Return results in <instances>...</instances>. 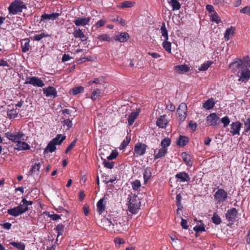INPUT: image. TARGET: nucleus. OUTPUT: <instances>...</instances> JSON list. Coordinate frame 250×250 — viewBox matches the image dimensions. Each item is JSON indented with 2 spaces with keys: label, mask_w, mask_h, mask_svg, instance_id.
<instances>
[{
  "label": "nucleus",
  "mask_w": 250,
  "mask_h": 250,
  "mask_svg": "<svg viewBox=\"0 0 250 250\" xmlns=\"http://www.w3.org/2000/svg\"><path fill=\"white\" fill-rule=\"evenodd\" d=\"M229 67L231 71L239 77V82L246 83L250 78V60L249 57L243 60L236 58Z\"/></svg>",
  "instance_id": "1"
},
{
  "label": "nucleus",
  "mask_w": 250,
  "mask_h": 250,
  "mask_svg": "<svg viewBox=\"0 0 250 250\" xmlns=\"http://www.w3.org/2000/svg\"><path fill=\"white\" fill-rule=\"evenodd\" d=\"M26 8V6L21 0H15L8 7V11L10 15H16L21 13L23 9Z\"/></svg>",
  "instance_id": "2"
},
{
  "label": "nucleus",
  "mask_w": 250,
  "mask_h": 250,
  "mask_svg": "<svg viewBox=\"0 0 250 250\" xmlns=\"http://www.w3.org/2000/svg\"><path fill=\"white\" fill-rule=\"evenodd\" d=\"M128 211L133 213H137L140 208L141 201L140 199L136 196L130 197L127 204Z\"/></svg>",
  "instance_id": "3"
},
{
  "label": "nucleus",
  "mask_w": 250,
  "mask_h": 250,
  "mask_svg": "<svg viewBox=\"0 0 250 250\" xmlns=\"http://www.w3.org/2000/svg\"><path fill=\"white\" fill-rule=\"evenodd\" d=\"M5 136L9 140L18 143L20 141H25V135L22 132H7L5 133Z\"/></svg>",
  "instance_id": "4"
},
{
  "label": "nucleus",
  "mask_w": 250,
  "mask_h": 250,
  "mask_svg": "<svg viewBox=\"0 0 250 250\" xmlns=\"http://www.w3.org/2000/svg\"><path fill=\"white\" fill-rule=\"evenodd\" d=\"M105 222L111 226L112 228L117 231L121 230L123 227V220L118 217L105 219Z\"/></svg>",
  "instance_id": "5"
},
{
  "label": "nucleus",
  "mask_w": 250,
  "mask_h": 250,
  "mask_svg": "<svg viewBox=\"0 0 250 250\" xmlns=\"http://www.w3.org/2000/svg\"><path fill=\"white\" fill-rule=\"evenodd\" d=\"M147 146L142 143H137L134 146V156L138 157L139 156L143 155L146 151Z\"/></svg>",
  "instance_id": "6"
},
{
  "label": "nucleus",
  "mask_w": 250,
  "mask_h": 250,
  "mask_svg": "<svg viewBox=\"0 0 250 250\" xmlns=\"http://www.w3.org/2000/svg\"><path fill=\"white\" fill-rule=\"evenodd\" d=\"M24 83L31 84L34 86L39 87H42L45 85L43 82L40 78L35 76L27 77Z\"/></svg>",
  "instance_id": "7"
},
{
  "label": "nucleus",
  "mask_w": 250,
  "mask_h": 250,
  "mask_svg": "<svg viewBox=\"0 0 250 250\" xmlns=\"http://www.w3.org/2000/svg\"><path fill=\"white\" fill-rule=\"evenodd\" d=\"M187 111L188 108L186 104L184 103H181L177 110V114L181 121H183L185 120L187 116Z\"/></svg>",
  "instance_id": "8"
},
{
  "label": "nucleus",
  "mask_w": 250,
  "mask_h": 250,
  "mask_svg": "<svg viewBox=\"0 0 250 250\" xmlns=\"http://www.w3.org/2000/svg\"><path fill=\"white\" fill-rule=\"evenodd\" d=\"M214 196L215 200L220 203L225 201L228 197V194L223 189H219L215 193Z\"/></svg>",
  "instance_id": "9"
},
{
  "label": "nucleus",
  "mask_w": 250,
  "mask_h": 250,
  "mask_svg": "<svg viewBox=\"0 0 250 250\" xmlns=\"http://www.w3.org/2000/svg\"><path fill=\"white\" fill-rule=\"evenodd\" d=\"M219 117L215 113L209 114L207 117V123L208 125L216 126L219 124Z\"/></svg>",
  "instance_id": "10"
},
{
  "label": "nucleus",
  "mask_w": 250,
  "mask_h": 250,
  "mask_svg": "<svg viewBox=\"0 0 250 250\" xmlns=\"http://www.w3.org/2000/svg\"><path fill=\"white\" fill-rule=\"evenodd\" d=\"M238 211L235 208H231L228 210L225 214L226 219L229 222H233L235 220Z\"/></svg>",
  "instance_id": "11"
},
{
  "label": "nucleus",
  "mask_w": 250,
  "mask_h": 250,
  "mask_svg": "<svg viewBox=\"0 0 250 250\" xmlns=\"http://www.w3.org/2000/svg\"><path fill=\"white\" fill-rule=\"evenodd\" d=\"M43 93L47 97L55 98L57 96V91L55 88L50 86L43 88Z\"/></svg>",
  "instance_id": "12"
},
{
  "label": "nucleus",
  "mask_w": 250,
  "mask_h": 250,
  "mask_svg": "<svg viewBox=\"0 0 250 250\" xmlns=\"http://www.w3.org/2000/svg\"><path fill=\"white\" fill-rule=\"evenodd\" d=\"M73 36L76 38H80L82 42H85L87 40V38L85 36L84 33L81 29L74 27Z\"/></svg>",
  "instance_id": "13"
},
{
  "label": "nucleus",
  "mask_w": 250,
  "mask_h": 250,
  "mask_svg": "<svg viewBox=\"0 0 250 250\" xmlns=\"http://www.w3.org/2000/svg\"><path fill=\"white\" fill-rule=\"evenodd\" d=\"M175 178L178 180H179L180 182H188L190 180L189 175L186 172L178 173L176 174Z\"/></svg>",
  "instance_id": "14"
},
{
  "label": "nucleus",
  "mask_w": 250,
  "mask_h": 250,
  "mask_svg": "<svg viewBox=\"0 0 250 250\" xmlns=\"http://www.w3.org/2000/svg\"><path fill=\"white\" fill-rule=\"evenodd\" d=\"M241 127V124L239 122L232 123L231 124L230 132L233 135H239V131Z\"/></svg>",
  "instance_id": "15"
},
{
  "label": "nucleus",
  "mask_w": 250,
  "mask_h": 250,
  "mask_svg": "<svg viewBox=\"0 0 250 250\" xmlns=\"http://www.w3.org/2000/svg\"><path fill=\"white\" fill-rule=\"evenodd\" d=\"M14 148L18 150H29L30 148V146L24 141H20L16 144Z\"/></svg>",
  "instance_id": "16"
},
{
  "label": "nucleus",
  "mask_w": 250,
  "mask_h": 250,
  "mask_svg": "<svg viewBox=\"0 0 250 250\" xmlns=\"http://www.w3.org/2000/svg\"><path fill=\"white\" fill-rule=\"evenodd\" d=\"M61 14L59 13H53L50 14H43L41 16V20H48L51 21H54L58 19L59 17Z\"/></svg>",
  "instance_id": "17"
},
{
  "label": "nucleus",
  "mask_w": 250,
  "mask_h": 250,
  "mask_svg": "<svg viewBox=\"0 0 250 250\" xmlns=\"http://www.w3.org/2000/svg\"><path fill=\"white\" fill-rule=\"evenodd\" d=\"M90 20V18H78L74 21L76 26H85L87 24Z\"/></svg>",
  "instance_id": "18"
},
{
  "label": "nucleus",
  "mask_w": 250,
  "mask_h": 250,
  "mask_svg": "<svg viewBox=\"0 0 250 250\" xmlns=\"http://www.w3.org/2000/svg\"><path fill=\"white\" fill-rule=\"evenodd\" d=\"M168 123V121L166 119V116L163 115L161 116L157 120L156 124L157 126H158L160 128H165L167 124Z\"/></svg>",
  "instance_id": "19"
},
{
  "label": "nucleus",
  "mask_w": 250,
  "mask_h": 250,
  "mask_svg": "<svg viewBox=\"0 0 250 250\" xmlns=\"http://www.w3.org/2000/svg\"><path fill=\"white\" fill-rule=\"evenodd\" d=\"M140 111V110L139 109H137L136 111L132 112L129 116L127 120L129 125H131L133 124L135 120L139 115Z\"/></svg>",
  "instance_id": "20"
},
{
  "label": "nucleus",
  "mask_w": 250,
  "mask_h": 250,
  "mask_svg": "<svg viewBox=\"0 0 250 250\" xmlns=\"http://www.w3.org/2000/svg\"><path fill=\"white\" fill-rule=\"evenodd\" d=\"M129 38V34L126 32H123L115 37V40L121 42L126 41Z\"/></svg>",
  "instance_id": "21"
},
{
  "label": "nucleus",
  "mask_w": 250,
  "mask_h": 250,
  "mask_svg": "<svg viewBox=\"0 0 250 250\" xmlns=\"http://www.w3.org/2000/svg\"><path fill=\"white\" fill-rule=\"evenodd\" d=\"M105 198H101L97 204V211L100 214H102L105 210V203H104Z\"/></svg>",
  "instance_id": "22"
},
{
  "label": "nucleus",
  "mask_w": 250,
  "mask_h": 250,
  "mask_svg": "<svg viewBox=\"0 0 250 250\" xmlns=\"http://www.w3.org/2000/svg\"><path fill=\"white\" fill-rule=\"evenodd\" d=\"M189 141L188 138L180 135L176 141V144L181 146H184L186 145Z\"/></svg>",
  "instance_id": "23"
},
{
  "label": "nucleus",
  "mask_w": 250,
  "mask_h": 250,
  "mask_svg": "<svg viewBox=\"0 0 250 250\" xmlns=\"http://www.w3.org/2000/svg\"><path fill=\"white\" fill-rule=\"evenodd\" d=\"M157 150H155L154 153V158L158 159L163 157L165 156V155L167 153V149L166 148H161L158 150V152H157Z\"/></svg>",
  "instance_id": "24"
},
{
  "label": "nucleus",
  "mask_w": 250,
  "mask_h": 250,
  "mask_svg": "<svg viewBox=\"0 0 250 250\" xmlns=\"http://www.w3.org/2000/svg\"><path fill=\"white\" fill-rule=\"evenodd\" d=\"M214 104L215 102L213 99L210 98L203 104V106L207 110H209L213 108Z\"/></svg>",
  "instance_id": "25"
},
{
  "label": "nucleus",
  "mask_w": 250,
  "mask_h": 250,
  "mask_svg": "<svg viewBox=\"0 0 250 250\" xmlns=\"http://www.w3.org/2000/svg\"><path fill=\"white\" fill-rule=\"evenodd\" d=\"M8 107L9 108H7V116L10 119L15 118L18 114V112L13 108H11L10 105H8Z\"/></svg>",
  "instance_id": "26"
},
{
  "label": "nucleus",
  "mask_w": 250,
  "mask_h": 250,
  "mask_svg": "<svg viewBox=\"0 0 250 250\" xmlns=\"http://www.w3.org/2000/svg\"><path fill=\"white\" fill-rule=\"evenodd\" d=\"M56 145L55 143L51 141L44 149V153H47L48 152L51 153L54 152L56 149Z\"/></svg>",
  "instance_id": "27"
},
{
  "label": "nucleus",
  "mask_w": 250,
  "mask_h": 250,
  "mask_svg": "<svg viewBox=\"0 0 250 250\" xmlns=\"http://www.w3.org/2000/svg\"><path fill=\"white\" fill-rule=\"evenodd\" d=\"M175 71L178 73L188 72L189 67L186 64L179 65L175 67Z\"/></svg>",
  "instance_id": "28"
},
{
  "label": "nucleus",
  "mask_w": 250,
  "mask_h": 250,
  "mask_svg": "<svg viewBox=\"0 0 250 250\" xmlns=\"http://www.w3.org/2000/svg\"><path fill=\"white\" fill-rule=\"evenodd\" d=\"M235 30V28L233 26H231L230 27L227 29L224 35V38L226 41H228L230 39V36L233 35Z\"/></svg>",
  "instance_id": "29"
},
{
  "label": "nucleus",
  "mask_w": 250,
  "mask_h": 250,
  "mask_svg": "<svg viewBox=\"0 0 250 250\" xmlns=\"http://www.w3.org/2000/svg\"><path fill=\"white\" fill-rule=\"evenodd\" d=\"M7 213L8 214L14 217H17L22 214L17 207L8 209L7 210Z\"/></svg>",
  "instance_id": "30"
},
{
  "label": "nucleus",
  "mask_w": 250,
  "mask_h": 250,
  "mask_svg": "<svg viewBox=\"0 0 250 250\" xmlns=\"http://www.w3.org/2000/svg\"><path fill=\"white\" fill-rule=\"evenodd\" d=\"M104 80L102 77H100L98 78H95L93 80L90 81L88 82L89 84H92L93 83H95L99 86H97V87L100 88L101 85H104Z\"/></svg>",
  "instance_id": "31"
},
{
  "label": "nucleus",
  "mask_w": 250,
  "mask_h": 250,
  "mask_svg": "<svg viewBox=\"0 0 250 250\" xmlns=\"http://www.w3.org/2000/svg\"><path fill=\"white\" fill-rule=\"evenodd\" d=\"M168 2L172 7L173 11L180 9L181 5L179 2V0H168Z\"/></svg>",
  "instance_id": "32"
},
{
  "label": "nucleus",
  "mask_w": 250,
  "mask_h": 250,
  "mask_svg": "<svg viewBox=\"0 0 250 250\" xmlns=\"http://www.w3.org/2000/svg\"><path fill=\"white\" fill-rule=\"evenodd\" d=\"M10 244L19 250H25V246L24 244L21 242H11Z\"/></svg>",
  "instance_id": "33"
},
{
  "label": "nucleus",
  "mask_w": 250,
  "mask_h": 250,
  "mask_svg": "<svg viewBox=\"0 0 250 250\" xmlns=\"http://www.w3.org/2000/svg\"><path fill=\"white\" fill-rule=\"evenodd\" d=\"M193 230L197 233L205 231L203 222L202 221H198L197 225L193 228Z\"/></svg>",
  "instance_id": "34"
},
{
  "label": "nucleus",
  "mask_w": 250,
  "mask_h": 250,
  "mask_svg": "<svg viewBox=\"0 0 250 250\" xmlns=\"http://www.w3.org/2000/svg\"><path fill=\"white\" fill-rule=\"evenodd\" d=\"M143 175L144 179V183L146 184L151 176V172L150 170V168L148 167H146L144 170Z\"/></svg>",
  "instance_id": "35"
},
{
  "label": "nucleus",
  "mask_w": 250,
  "mask_h": 250,
  "mask_svg": "<svg viewBox=\"0 0 250 250\" xmlns=\"http://www.w3.org/2000/svg\"><path fill=\"white\" fill-rule=\"evenodd\" d=\"M65 136H62L61 134H58L51 141L55 143L56 145H61L63 141L65 139Z\"/></svg>",
  "instance_id": "36"
},
{
  "label": "nucleus",
  "mask_w": 250,
  "mask_h": 250,
  "mask_svg": "<svg viewBox=\"0 0 250 250\" xmlns=\"http://www.w3.org/2000/svg\"><path fill=\"white\" fill-rule=\"evenodd\" d=\"M101 94V91L99 88L96 87L91 94V98L93 101L96 100Z\"/></svg>",
  "instance_id": "37"
},
{
  "label": "nucleus",
  "mask_w": 250,
  "mask_h": 250,
  "mask_svg": "<svg viewBox=\"0 0 250 250\" xmlns=\"http://www.w3.org/2000/svg\"><path fill=\"white\" fill-rule=\"evenodd\" d=\"M162 45L168 53H171V43L170 42L168 41V40L164 39Z\"/></svg>",
  "instance_id": "38"
},
{
  "label": "nucleus",
  "mask_w": 250,
  "mask_h": 250,
  "mask_svg": "<svg viewBox=\"0 0 250 250\" xmlns=\"http://www.w3.org/2000/svg\"><path fill=\"white\" fill-rule=\"evenodd\" d=\"M210 21L212 22H215L216 23L221 22V20L219 17L218 16L216 12H215L209 15Z\"/></svg>",
  "instance_id": "39"
},
{
  "label": "nucleus",
  "mask_w": 250,
  "mask_h": 250,
  "mask_svg": "<svg viewBox=\"0 0 250 250\" xmlns=\"http://www.w3.org/2000/svg\"><path fill=\"white\" fill-rule=\"evenodd\" d=\"M161 33L162 34V36L165 39L168 40V35L167 30L166 28L165 23L164 22L162 23V25L161 27Z\"/></svg>",
  "instance_id": "40"
},
{
  "label": "nucleus",
  "mask_w": 250,
  "mask_h": 250,
  "mask_svg": "<svg viewBox=\"0 0 250 250\" xmlns=\"http://www.w3.org/2000/svg\"><path fill=\"white\" fill-rule=\"evenodd\" d=\"M41 167L40 163H36L34 166H32L31 169L30 170L29 173L30 175H32L36 172H38Z\"/></svg>",
  "instance_id": "41"
},
{
  "label": "nucleus",
  "mask_w": 250,
  "mask_h": 250,
  "mask_svg": "<svg viewBox=\"0 0 250 250\" xmlns=\"http://www.w3.org/2000/svg\"><path fill=\"white\" fill-rule=\"evenodd\" d=\"M24 43H21L22 51L26 52L29 50L30 45L29 44V41L28 39H25Z\"/></svg>",
  "instance_id": "42"
},
{
  "label": "nucleus",
  "mask_w": 250,
  "mask_h": 250,
  "mask_svg": "<svg viewBox=\"0 0 250 250\" xmlns=\"http://www.w3.org/2000/svg\"><path fill=\"white\" fill-rule=\"evenodd\" d=\"M84 90V88L83 86H80L78 87H75L71 89H70V91L73 95H75L80 93L83 92Z\"/></svg>",
  "instance_id": "43"
},
{
  "label": "nucleus",
  "mask_w": 250,
  "mask_h": 250,
  "mask_svg": "<svg viewBox=\"0 0 250 250\" xmlns=\"http://www.w3.org/2000/svg\"><path fill=\"white\" fill-rule=\"evenodd\" d=\"M212 62L211 61H207L203 63L198 68L200 71H206L211 65Z\"/></svg>",
  "instance_id": "44"
},
{
  "label": "nucleus",
  "mask_w": 250,
  "mask_h": 250,
  "mask_svg": "<svg viewBox=\"0 0 250 250\" xmlns=\"http://www.w3.org/2000/svg\"><path fill=\"white\" fill-rule=\"evenodd\" d=\"M20 211L21 212V213L23 214L26 211L28 210V207H27V206L24 204V203H22L21 202L18 206H17Z\"/></svg>",
  "instance_id": "45"
},
{
  "label": "nucleus",
  "mask_w": 250,
  "mask_h": 250,
  "mask_svg": "<svg viewBox=\"0 0 250 250\" xmlns=\"http://www.w3.org/2000/svg\"><path fill=\"white\" fill-rule=\"evenodd\" d=\"M212 222L215 225L220 224L222 221L219 216L215 212L213 214V216L211 218Z\"/></svg>",
  "instance_id": "46"
},
{
  "label": "nucleus",
  "mask_w": 250,
  "mask_h": 250,
  "mask_svg": "<svg viewBox=\"0 0 250 250\" xmlns=\"http://www.w3.org/2000/svg\"><path fill=\"white\" fill-rule=\"evenodd\" d=\"M181 156L184 162L189 165L191 162L190 156L186 152H183L181 154Z\"/></svg>",
  "instance_id": "47"
},
{
  "label": "nucleus",
  "mask_w": 250,
  "mask_h": 250,
  "mask_svg": "<svg viewBox=\"0 0 250 250\" xmlns=\"http://www.w3.org/2000/svg\"><path fill=\"white\" fill-rule=\"evenodd\" d=\"M171 141L169 138L167 137L164 138L161 141V146L163 148H166L167 146H169L170 144Z\"/></svg>",
  "instance_id": "48"
},
{
  "label": "nucleus",
  "mask_w": 250,
  "mask_h": 250,
  "mask_svg": "<svg viewBox=\"0 0 250 250\" xmlns=\"http://www.w3.org/2000/svg\"><path fill=\"white\" fill-rule=\"evenodd\" d=\"M64 226L62 224H58L56 226L55 229L58 233V236L62 234L64 231Z\"/></svg>",
  "instance_id": "49"
},
{
  "label": "nucleus",
  "mask_w": 250,
  "mask_h": 250,
  "mask_svg": "<svg viewBox=\"0 0 250 250\" xmlns=\"http://www.w3.org/2000/svg\"><path fill=\"white\" fill-rule=\"evenodd\" d=\"M130 141V138L129 137H126L125 140H124L122 143H121L120 146H119V149L121 150L125 149L127 146L128 145Z\"/></svg>",
  "instance_id": "50"
},
{
  "label": "nucleus",
  "mask_w": 250,
  "mask_h": 250,
  "mask_svg": "<svg viewBox=\"0 0 250 250\" xmlns=\"http://www.w3.org/2000/svg\"><path fill=\"white\" fill-rule=\"evenodd\" d=\"M48 36V35L45 34L44 33H42L40 34L35 35L33 37L34 40L36 41H41L43 38Z\"/></svg>",
  "instance_id": "51"
},
{
  "label": "nucleus",
  "mask_w": 250,
  "mask_h": 250,
  "mask_svg": "<svg viewBox=\"0 0 250 250\" xmlns=\"http://www.w3.org/2000/svg\"><path fill=\"white\" fill-rule=\"evenodd\" d=\"M134 2L130 1H125L121 3V7L124 8H126V7H131L133 6Z\"/></svg>",
  "instance_id": "52"
},
{
  "label": "nucleus",
  "mask_w": 250,
  "mask_h": 250,
  "mask_svg": "<svg viewBox=\"0 0 250 250\" xmlns=\"http://www.w3.org/2000/svg\"><path fill=\"white\" fill-rule=\"evenodd\" d=\"M98 39L103 41H110V38L107 34L101 35L98 36Z\"/></svg>",
  "instance_id": "53"
},
{
  "label": "nucleus",
  "mask_w": 250,
  "mask_h": 250,
  "mask_svg": "<svg viewBox=\"0 0 250 250\" xmlns=\"http://www.w3.org/2000/svg\"><path fill=\"white\" fill-rule=\"evenodd\" d=\"M132 187L134 190H137L141 187V183L139 180H136L132 182Z\"/></svg>",
  "instance_id": "54"
},
{
  "label": "nucleus",
  "mask_w": 250,
  "mask_h": 250,
  "mask_svg": "<svg viewBox=\"0 0 250 250\" xmlns=\"http://www.w3.org/2000/svg\"><path fill=\"white\" fill-rule=\"evenodd\" d=\"M103 164L105 167H106L107 168L111 169L114 167V163L112 162H108V161H106L105 160H104L103 162Z\"/></svg>",
  "instance_id": "55"
},
{
  "label": "nucleus",
  "mask_w": 250,
  "mask_h": 250,
  "mask_svg": "<svg viewBox=\"0 0 250 250\" xmlns=\"http://www.w3.org/2000/svg\"><path fill=\"white\" fill-rule=\"evenodd\" d=\"M221 121L222 123L223 124L224 126L225 127L228 125L230 123V120L228 116H225L223 117V118H222Z\"/></svg>",
  "instance_id": "56"
},
{
  "label": "nucleus",
  "mask_w": 250,
  "mask_h": 250,
  "mask_svg": "<svg viewBox=\"0 0 250 250\" xmlns=\"http://www.w3.org/2000/svg\"><path fill=\"white\" fill-rule=\"evenodd\" d=\"M63 125H66L68 129H69L70 128L72 127V123L71 120H69V118L67 119H65L63 121Z\"/></svg>",
  "instance_id": "57"
},
{
  "label": "nucleus",
  "mask_w": 250,
  "mask_h": 250,
  "mask_svg": "<svg viewBox=\"0 0 250 250\" xmlns=\"http://www.w3.org/2000/svg\"><path fill=\"white\" fill-rule=\"evenodd\" d=\"M77 140H75L73 141L70 145L67 147V148L65 150V153H67L69 151L72 150L73 148L75 146Z\"/></svg>",
  "instance_id": "58"
},
{
  "label": "nucleus",
  "mask_w": 250,
  "mask_h": 250,
  "mask_svg": "<svg viewBox=\"0 0 250 250\" xmlns=\"http://www.w3.org/2000/svg\"><path fill=\"white\" fill-rule=\"evenodd\" d=\"M240 12L244 14L250 15V6H247L240 10Z\"/></svg>",
  "instance_id": "59"
},
{
  "label": "nucleus",
  "mask_w": 250,
  "mask_h": 250,
  "mask_svg": "<svg viewBox=\"0 0 250 250\" xmlns=\"http://www.w3.org/2000/svg\"><path fill=\"white\" fill-rule=\"evenodd\" d=\"M167 109L170 111H174L175 110V106L173 104L169 102L167 105Z\"/></svg>",
  "instance_id": "60"
},
{
  "label": "nucleus",
  "mask_w": 250,
  "mask_h": 250,
  "mask_svg": "<svg viewBox=\"0 0 250 250\" xmlns=\"http://www.w3.org/2000/svg\"><path fill=\"white\" fill-rule=\"evenodd\" d=\"M206 9L209 12V15L215 12L214 7L212 5L208 4L206 5Z\"/></svg>",
  "instance_id": "61"
},
{
  "label": "nucleus",
  "mask_w": 250,
  "mask_h": 250,
  "mask_svg": "<svg viewBox=\"0 0 250 250\" xmlns=\"http://www.w3.org/2000/svg\"><path fill=\"white\" fill-rule=\"evenodd\" d=\"M245 131L248 132L250 130V118L248 119L245 122Z\"/></svg>",
  "instance_id": "62"
},
{
  "label": "nucleus",
  "mask_w": 250,
  "mask_h": 250,
  "mask_svg": "<svg viewBox=\"0 0 250 250\" xmlns=\"http://www.w3.org/2000/svg\"><path fill=\"white\" fill-rule=\"evenodd\" d=\"M48 216L52 220H57L61 218V215L56 214H49Z\"/></svg>",
  "instance_id": "63"
},
{
  "label": "nucleus",
  "mask_w": 250,
  "mask_h": 250,
  "mask_svg": "<svg viewBox=\"0 0 250 250\" xmlns=\"http://www.w3.org/2000/svg\"><path fill=\"white\" fill-rule=\"evenodd\" d=\"M181 225L184 229H188V222L186 220L182 218Z\"/></svg>",
  "instance_id": "64"
}]
</instances>
